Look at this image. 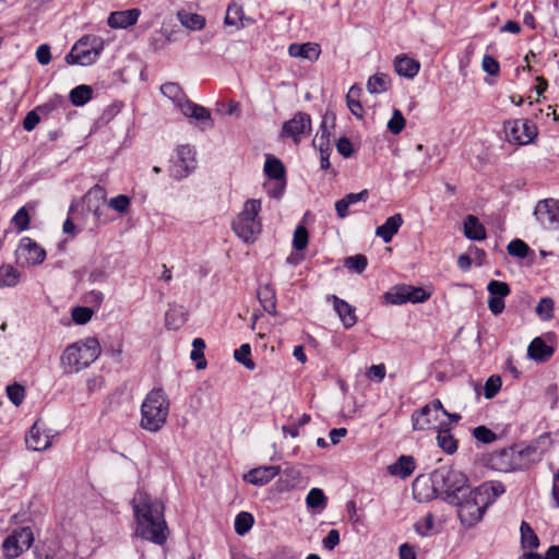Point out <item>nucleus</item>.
I'll return each instance as SVG.
<instances>
[{"label":"nucleus","instance_id":"obj_1","mask_svg":"<svg viewBox=\"0 0 559 559\" xmlns=\"http://www.w3.org/2000/svg\"><path fill=\"white\" fill-rule=\"evenodd\" d=\"M136 535L156 545H163L168 537V527L164 516V504L145 491H138L131 501Z\"/></svg>","mask_w":559,"mask_h":559},{"label":"nucleus","instance_id":"obj_2","mask_svg":"<svg viewBox=\"0 0 559 559\" xmlns=\"http://www.w3.org/2000/svg\"><path fill=\"white\" fill-rule=\"evenodd\" d=\"M169 400L163 389L151 390L141 405V428L157 432L166 424L169 414Z\"/></svg>","mask_w":559,"mask_h":559},{"label":"nucleus","instance_id":"obj_3","mask_svg":"<svg viewBox=\"0 0 559 559\" xmlns=\"http://www.w3.org/2000/svg\"><path fill=\"white\" fill-rule=\"evenodd\" d=\"M100 355V345L95 337L69 345L61 355V366L67 373L79 372L93 364Z\"/></svg>","mask_w":559,"mask_h":559},{"label":"nucleus","instance_id":"obj_4","mask_svg":"<svg viewBox=\"0 0 559 559\" xmlns=\"http://www.w3.org/2000/svg\"><path fill=\"white\" fill-rule=\"evenodd\" d=\"M260 211L261 201L249 199L245 202L242 211L233 221L231 228L234 233L246 243H253L261 233Z\"/></svg>","mask_w":559,"mask_h":559},{"label":"nucleus","instance_id":"obj_5","mask_svg":"<svg viewBox=\"0 0 559 559\" xmlns=\"http://www.w3.org/2000/svg\"><path fill=\"white\" fill-rule=\"evenodd\" d=\"M160 93L170 99L187 118H192L204 123V129H210L213 127L211 111L207 108L188 99L183 90L178 83L167 82L163 84L160 86Z\"/></svg>","mask_w":559,"mask_h":559},{"label":"nucleus","instance_id":"obj_6","mask_svg":"<svg viewBox=\"0 0 559 559\" xmlns=\"http://www.w3.org/2000/svg\"><path fill=\"white\" fill-rule=\"evenodd\" d=\"M454 504L457 506V514L461 522L469 527L483 519L485 511L489 507L477 488L469 490L467 495H461Z\"/></svg>","mask_w":559,"mask_h":559},{"label":"nucleus","instance_id":"obj_7","mask_svg":"<svg viewBox=\"0 0 559 559\" xmlns=\"http://www.w3.org/2000/svg\"><path fill=\"white\" fill-rule=\"evenodd\" d=\"M105 43L102 37H80L66 56L69 64L87 67L96 62L104 49Z\"/></svg>","mask_w":559,"mask_h":559},{"label":"nucleus","instance_id":"obj_8","mask_svg":"<svg viewBox=\"0 0 559 559\" xmlns=\"http://www.w3.org/2000/svg\"><path fill=\"white\" fill-rule=\"evenodd\" d=\"M433 477L435 483H441L449 503H456L457 498L468 489L467 477L461 471L442 468L437 471Z\"/></svg>","mask_w":559,"mask_h":559},{"label":"nucleus","instance_id":"obj_9","mask_svg":"<svg viewBox=\"0 0 559 559\" xmlns=\"http://www.w3.org/2000/svg\"><path fill=\"white\" fill-rule=\"evenodd\" d=\"M523 451H515L514 448H503L490 453L486 459V464L498 472H511L524 467L521 462Z\"/></svg>","mask_w":559,"mask_h":559},{"label":"nucleus","instance_id":"obj_10","mask_svg":"<svg viewBox=\"0 0 559 559\" xmlns=\"http://www.w3.org/2000/svg\"><path fill=\"white\" fill-rule=\"evenodd\" d=\"M46 259V251L29 237H23L15 250L17 265L29 267L41 264Z\"/></svg>","mask_w":559,"mask_h":559},{"label":"nucleus","instance_id":"obj_11","mask_svg":"<svg viewBox=\"0 0 559 559\" xmlns=\"http://www.w3.org/2000/svg\"><path fill=\"white\" fill-rule=\"evenodd\" d=\"M431 294L423 287H414L411 285H397L385 293L386 302L392 305H403L406 302H424L430 298Z\"/></svg>","mask_w":559,"mask_h":559},{"label":"nucleus","instance_id":"obj_12","mask_svg":"<svg viewBox=\"0 0 559 559\" xmlns=\"http://www.w3.org/2000/svg\"><path fill=\"white\" fill-rule=\"evenodd\" d=\"M195 163L194 147L189 144L179 145L171 159L170 173L177 179L185 178L195 168Z\"/></svg>","mask_w":559,"mask_h":559},{"label":"nucleus","instance_id":"obj_13","mask_svg":"<svg viewBox=\"0 0 559 559\" xmlns=\"http://www.w3.org/2000/svg\"><path fill=\"white\" fill-rule=\"evenodd\" d=\"M533 214L544 228L554 230L559 228V200L554 198L539 200Z\"/></svg>","mask_w":559,"mask_h":559},{"label":"nucleus","instance_id":"obj_14","mask_svg":"<svg viewBox=\"0 0 559 559\" xmlns=\"http://www.w3.org/2000/svg\"><path fill=\"white\" fill-rule=\"evenodd\" d=\"M444 407L440 400H433L412 414V424L414 430H426L435 427L439 421V413L443 414Z\"/></svg>","mask_w":559,"mask_h":559},{"label":"nucleus","instance_id":"obj_15","mask_svg":"<svg viewBox=\"0 0 559 559\" xmlns=\"http://www.w3.org/2000/svg\"><path fill=\"white\" fill-rule=\"evenodd\" d=\"M506 136L509 142L524 145L531 143L537 135L534 124L527 120H513L504 124Z\"/></svg>","mask_w":559,"mask_h":559},{"label":"nucleus","instance_id":"obj_16","mask_svg":"<svg viewBox=\"0 0 559 559\" xmlns=\"http://www.w3.org/2000/svg\"><path fill=\"white\" fill-rule=\"evenodd\" d=\"M311 129L310 116L306 112H297L290 120L284 122L282 127L283 138H293L294 142H300V135L309 132Z\"/></svg>","mask_w":559,"mask_h":559},{"label":"nucleus","instance_id":"obj_17","mask_svg":"<svg viewBox=\"0 0 559 559\" xmlns=\"http://www.w3.org/2000/svg\"><path fill=\"white\" fill-rule=\"evenodd\" d=\"M25 443L33 451H44L50 447L51 440L44 426L36 421L26 435Z\"/></svg>","mask_w":559,"mask_h":559},{"label":"nucleus","instance_id":"obj_18","mask_svg":"<svg viewBox=\"0 0 559 559\" xmlns=\"http://www.w3.org/2000/svg\"><path fill=\"white\" fill-rule=\"evenodd\" d=\"M326 300L332 301L333 308L345 329H350L356 324L357 317L355 313V308L353 306H350L348 302L338 298L335 295H329L326 297Z\"/></svg>","mask_w":559,"mask_h":559},{"label":"nucleus","instance_id":"obj_19","mask_svg":"<svg viewBox=\"0 0 559 559\" xmlns=\"http://www.w3.org/2000/svg\"><path fill=\"white\" fill-rule=\"evenodd\" d=\"M280 466H260L250 469L247 474L243 475V479L254 486H264L277 475H280Z\"/></svg>","mask_w":559,"mask_h":559},{"label":"nucleus","instance_id":"obj_20","mask_svg":"<svg viewBox=\"0 0 559 559\" xmlns=\"http://www.w3.org/2000/svg\"><path fill=\"white\" fill-rule=\"evenodd\" d=\"M141 11L136 8L110 13L107 23L111 28H127L136 23Z\"/></svg>","mask_w":559,"mask_h":559},{"label":"nucleus","instance_id":"obj_21","mask_svg":"<svg viewBox=\"0 0 559 559\" xmlns=\"http://www.w3.org/2000/svg\"><path fill=\"white\" fill-rule=\"evenodd\" d=\"M288 53L293 58L316 61L320 57L321 48L319 44L312 41L292 44L288 47Z\"/></svg>","mask_w":559,"mask_h":559},{"label":"nucleus","instance_id":"obj_22","mask_svg":"<svg viewBox=\"0 0 559 559\" xmlns=\"http://www.w3.org/2000/svg\"><path fill=\"white\" fill-rule=\"evenodd\" d=\"M106 189L99 185H95L86 193L87 209L92 211L97 218L102 216V209L106 203Z\"/></svg>","mask_w":559,"mask_h":559},{"label":"nucleus","instance_id":"obj_23","mask_svg":"<svg viewBox=\"0 0 559 559\" xmlns=\"http://www.w3.org/2000/svg\"><path fill=\"white\" fill-rule=\"evenodd\" d=\"M301 484V473L295 467H287L281 474L277 483L276 490L281 493L287 492L297 488Z\"/></svg>","mask_w":559,"mask_h":559},{"label":"nucleus","instance_id":"obj_24","mask_svg":"<svg viewBox=\"0 0 559 559\" xmlns=\"http://www.w3.org/2000/svg\"><path fill=\"white\" fill-rule=\"evenodd\" d=\"M403 224V217L401 214H394L390 216L384 224L377 227L376 236L380 237L385 243H389L393 236L399 231Z\"/></svg>","mask_w":559,"mask_h":559},{"label":"nucleus","instance_id":"obj_25","mask_svg":"<svg viewBox=\"0 0 559 559\" xmlns=\"http://www.w3.org/2000/svg\"><path fill=\"white\" fill-rule=\"evenodd\" d=\"M415 460L411 455H401L397 461L388 466V473L403 479L409 477L415 469Z\"/></svg>","mask_w":559,"mask_h":559},{"label":"nucleus","instance_id":"obj_26","mask_svg":"<svg viewBox=\"0 0 559 559\" xmlns=\"http://www.w3.org/2000/svg\"><path fill=\"white\" fill-rule=\"evenodd\" d=\"M554 355V348L548 346L540 337H535L527 348V356L539 362L547 361Z\"/></svg>","mask_w":559,"mask_h":559},{"label":"nucleus","instance_id":"obj_27","mask_svg":"<svg viewBox=\"0 0 559 559\" xmlns=\"http://www.w3.org/2000/svg\"><path fill=\"white\" fill-rule=\"evenodd\" d=\"M419 68L420 64L418 61L404 55L397 56L394 60V69L396 73L407 79H413L416 76Z\"/></svg>","mask_w":559,"mask_h":559},{"label":"nucleus","instance_id":"obj_28","mask_svg":"<svg viewBox=\"0 0 559 559\" xmlns=\"http://www.w3.org/2000/svg\"><path fill=\"white\" fill-rule=\"evenodd\" d=\"M437 443L447 454L456 452L457 440L453 437L447 424L440 423L437 430Z\"/></svg>","mask_w":559,"mask_h":559},{"label":"nucleus","instance_id":"obj_29","mask_svg":"<svg viewBox=\"0 0 559 559\" xmlns=\"http://www.w3.org/2000/svg\"><path fill=\"white\" fill-rule=\"evenodd\" d=\"M464 235L471 240H484L486 238V229L479 219L474 215H467L463 223Z\"/></svg>","mask_w":559,"mask_h":559},{"label":"nucleus","instance_id":"obj_30","mask_svg":"<svg viewBox=\"0 0 559 559\" xmlns=\"http://www.w3.org/2000/svg\"><path fill=\"white\" fill-rule=\"evenodd\" d=\"M178 20L187 29L200 31L205 25V19L198 14L181 10L177 13Z\"/></svg>","mask_w":559,"mask_h":559},{"label":"nucleus","instance_id":"obj_31","mask_svg":"<svg viewBox=\"0 0 559 559\" xmlns=\"http://www.w3.org/2000/svg\"><path fill=\"white\" fill-rule=\"evenodd\" d=\"M391 85V79L385 73H376L371 75L367 81V91L370 94H381L389 90Z\"/></svg>","mask_w":559,"mask_h":559},{"label":"nucleus","instance_id":"obj_32","mask_svg":"<svg viewBox=\"0 0 559 559\" xmlns=\"http://www.w3.org/2000/svg\"><path fill=\"white\" fill-rule=\"evenodd\" d=\"M264 173L270 179L282 181L285 179L284 164L274 156H269L264 164Z\"/></svg>","mask_w":559,"mask_h":559},{"label":"nucleus","instance_id":"obj_33","mask_svg":"<svg viewBox=\"0 0 559 559\" xmlns=\"http://www.w3.org/2000/svg\"><path fill=\"white\" fill-rule=\"evenodd\" d=\"M186 320V311L181 306L170 307L165 316V323L169 330L179 329Z\"/></svg>","mask_w":559,"mask_h":559},{"label":"nucleus","instance_id":"obj_34","mask_svg":"<svg viewBox=\"0 0 559 559\" xmlns=\"http://www.w3.org/2000/svg\"><path fill=\"white\" fill-rule=\"evenodd\" d=\"M476 488L489 506L504 492V487L501 483H484Z\"/></svg>","mask_w":559,"mask_h":559},{"label":"nucleus","instance_id":"obj_35","mask_svg":"<svg viewBox=\"0 0 559 559\" xmlns=\"http://www.w3.org/2000/svg\"><path fill=\"white\" fill-rule=\"evenodd\" d=\"M258 298L263 309L270 314H274L276 310L275 292L270 285H264L258 290Z\"/></svg>","mask_w":559,"mask_h":559},{"label":"nucleus","instance_id":"obj_36","mask_svg":"<svg viewBox=\"0 0 559 559\" xmlns=\"http://www.w3.org/2000/svg\"><path fill=\"white\" fill-rule=\"evenodd\" d=\"M251 19H247L243 15L242 7L237 3H230L226 11L225 24L226 25H235L237 26L240 23L241 26H245L246 23H250Z\"/></svg>","mask_w":559,"mask_h":559},{"label":"nucleus","instance_id":"obj_37","mask_svg":"<svg viewBox=\"0 0 559 559\" xmlns=\"http://www.w3.org/2000/svg\"><path fill=\"white\" fill-rule=\"evenodd\" d=\"M93 90L88 85H79L74 87L70 94V102L74 106H83L92 98Z\"/></svg>","mask_w":559,"mask_h":559},{"label":"nucleus","instance_id":"obj_38","mask_svg":"<svg viewBox=\"0 0 559 559\" xmlns=\"http://www.w3.org/2000/svg\"><path fill=\"white\" fill-rule=\"evenodd\" d=\"M20 282V273L12 265L0 266V288L13 287Z\"/></svg>","mask_w":559,"mask_h":559},{"label":"nucleus","instance_id":"obj_39","mask_svg":"<svg viewBox=\"0 0 559 559\" xmlns=\"http://www.w3.org/2000/svg\"><path fill=\"white\" fill-rule=\"evenodd\" d=\"M306 504L309 509L323 510L328 504V498L322 489L312 488L306 497Z\"/></svg>","mask_w":559,"mask_h":559},{"label":"nucleus","instance_id":"obj_40","mask_svg":"<svg viewBox=\"0 0 559 559\" xmlns=\"http://www.w3.org/2000/svg\"><path fill=\"white\" fill-rule=\"evenodd\" d=\"M193 349L191 350L190 358L195 361L198 370L206 367V359L204 357L205 343L202 338H194L192 342Z\"/></svg>","mask_w":559,"mask_h":559},{"label":"nucleus","instance_id":"obj_41","mask_svg":"<svg viewBox=\"0 0 559 559\" xmlns=\"http://www.w3.org/2000/svg\"><path fill=\"white\" fill-rule=\"evenodd\" d=\"M2 547L5 559H15L23 551L13 533L4 539Z\"/></svg>","mask_w":559,"mask_h":559},{"label":"nucleus","instance_id":"obj_42","mask_svg":"<svg viewBox=\"0 0 559 559\" xmlns=\"http://www.w3.org/2000/svg\"><path fill=\"white\" fill-rule=\"evenodd\" d=\"M254 523L253 516L249 512H240L235 519V531L238 535H245L250 531Z\"/></svg>","mask_w":559,"mask_h":559},{"label":"nucleus","instance_id":"obj_43","mask_svg":"<svg viewBox=\"0 0 559 559\" xmlns=\"http://www.w3.org/2000/svg\"><path fill=\"white\" fill-rule=\"evenodd\" d=\"M520 530L521 539L524 547L536 548L539 545L538 537L528 523L523 521Z\"/></svg>","mask_w":559,"mask_h":559},{"label":"nucleus","instance_id":"obj_44","mask_svg":"<svg viewBox=\"0 0 559 559\" xmlns=\"http://www.w3.org/2000/svg\"><path fill=\"white\" fill-rule=\"evenodd\" d=\"M251 347L249 344H242L238 349L235 350L234 357L235 359L243 365L247 369L253 370L255 368V364L250 358Z\"/></svg>","mask_w":559,"mask_h":559},{"label":"nucleus","instance_id":"obj_45","mask_svg":"<svg viewBox=\"0 0 559 559\" xmlns=\"http://www.w3.org/2000/svg\"><path fill=\"white\" fill-rule=\"evenodd\" d=\"M508 253L511 257L524 259L528 255L531 248L521 239H513L507 247Z\"/></svg>","mask_w":559,"mask_h":559},{"label":"nucleus","instance_id":"obj_46","mask_svg":"<svg viewBox=\"0 0 559 559\" xmlns=\"http://www.w3.org/2000/svg\"><path fill=\"white\" fill-rule=\"evenodd\" d=\"M554 305L550 297H543L536 307V313L542 320L548 321L554 317Z\"/></svg>","mask_w":559,"mask_h":559},{"label":"nucleus","instance_id":"obj_47","mask_svg":"<svg viewBox=\"0 0 559 559\" xmlns=\"http://www.w3.org/2000/svg\"><path fill=\"white\" fill-rule=\"evenodd\" d=\"M344 265L348 270H353L356 273L360 274L366 270L368 265V260L364 254H356L346 258L344 261Z\"/></svg>","mask_w":559,"mask_h":559},{"label":"nucleus","instance_id":"obj_48","mask_svg":"<svg viewBox=\"0 0 559 559\" xmlns=\"http://www.w3.org/2000/svg\"><path fill=\"white\" fill-rule=\"evenodd\" d=\"M487 290L490 296L504 298L510 294V287L506 282L492 280L487 285Z\"/></svg>","mask_w":559,"mask_h":559},{"label":"nucleus","instance_id":"obj_49","mask_svg":"<svg viewBox=\"0 0 559 559\" xmlns=\"http://www.w3.org/2000/svg\"><path fill=\"white\" fill-rule=\"evenodd\" d=\"M13 535L16 537L17 543L23 550L28 549L34 542V535L31 527H22L20 530H15Z\"/></svg>","mask_w":559,"mask_h":559},{"label":"nucleus","instance_id":"obj_50","mask_svg":"<svg viewBox=\"0 0 559 559\" xmlns=\"http://www.w3.org/2000/svg\"><path fill=\"white\" fill-rule=\"evenodd\" d=\"M31 217L25 206L21 207L12 217V224L17 231H24L29 227Z\"/></svg>","mask_w":559,"mask_h":559},{"label":"nucleus","instance_id":"obj_51","mask_svg":"<svg viewBox=\"0 0 559 559\" xmlns=\"http://www.w3.org/2000/svg\"><path fill=\"white\" fill-rule=\"evenodd\" d=\"M388 130L392 134H399L405 128V118L401 110L394 109L391 119L388 121Z\"/></svg>","mask_w":559,"mask_h":559},{"label":"nucleus","instance_id":"obj_52","mask_svg":"<svg viewBox=\"0 0 559 559\" xmlns=\"http://www.w3.org/2000/svg\"><path fill=\"white\" fill-rule=\"evenodd\" d=\"M474 438L485 444L492 443L497 440V435L486 426H478L473 430Z\"/></svg>","mask_w":559,"mask_h":559},{"label":"nucleus","instance_id":"obj_53","mask_svg":"<svg viewBox=\"0 0 559 559\" xmlns=\"http://www.w3.org/2000/svg\"><path fill=\"white\" fill-rule=\"evenodd\" d=\"M7 395L15 406H19L24 401L25 390L22 385L17 383L10 384L7 386Z\"/></svg>","mask_w":559,"mask_h":559},{"label":"nucleus","instance_id":"obj_54","mask_svg":"<svg viewBox=\"0 0 559 559\" xmlns=\"http://www.w3.org/2000/svg\"><path fill=\"white\" fill-rule=\"evenodd\" d=\"M308 230L305 226H297L294 233L293 246L296 250H304L308 245Z\"/></svg>","mask_w":559,"mask_h":559},{"label":"nucleus","instance_id":"obj_55","mask_svg":"<svg viewBox=\"0 0 559 559\" xmlns=\"http://www.w3.org/2000/svg\"><path fill=\"white\" fill-rule=\"evenodd\" d=\"M501 388V378L499 376H491L485 383L484 394L486 399H492Z\"/></svg>","mask_w":559,"mask_h":559},{"label":"nucleus","instance_id":"obj_56","mask_svg":"<svg viewBox=\"0 0 559 559\" xmlns=\"http://www.w3.org/2000/svg\"><path fill=\"white\" fill-rule=\"evenodd\" d=\"M435 525V519L431 513H428L421 521L415 524V531L420 536H428Z\"/></svg>","mask_w":559,"mask_h":559},{"label":"nucleus","instance_id":"obj_57","mask_svg":"<svg viewBox=\"0 0 559 559\" xmlns=\"http://www.w3.org/2000/svg\"><path fill=\"white\" fill-rule=\"evenodd\" d=\"M93 316V310L87 307H75L72 310V320L78 324L87 323Z\"/></svg>","mask_w":559,"mask_h":559},{"label":"nucleus","instance_id":"obj_58","mask_svg":"<svg viewBox=\"0 0 559 559\" xmlns=\"http://www.w3.org/2000/svg\"><path fill=\"white\" fill-rule=\"evenodd\" d=\"M108 206L119 213H124L130 206V199L124 194H119L108 201Z\"/></svg>","mask_w":559,"mask_h":559},{"label":"nucleus","instance_id":"obj_59","mask_svg":"<svg viewBox=\"0 0 559 559\" xmlns=\"http://www.w3.org/2000/svg\"><path fill=\"white\" fill-rule=\"evenodd\" d=\"M483 70L489 75H497L500 70L499 62L491 56H484L481 61Z\"/></svg>","mask_w":559,"mask_h":559},{"label":"nucleus","instance_id":"obj_60","mask_svg":"<svg viewBox=\"0 0 559 559\" xmlns=\"http://www.w3.org/2000/svg\"><path fill=\"white\" fill-rule=\"evenodd\" d=\"M330 132L325 126V122L321 124V134H317L313 140V145L319 147V151L322 148L330 147Z\"/></svg>","mask_w":559,"mask_h":559},{"label":"nucleus","instance_id":"obj_61","mask_svg":"<svg viewBox=\"0 0 559 559\" xmlns=\"http://www.w3.org/2000/svg\"><path fill=\"white\" fill-rule=\"evenodd\" d=\"M323 547L333 550L340 544V533L337 530H331L322 540Z\"/></svg>","mask_w":559,"mask_h":559},{"label":"nucleus","instance_id":"obj_62","mask_svg":"<svg viewBox=\"0 0 559 559\" xmlns=\"http://www.w3.org/2000/svg\"><path fill=\"white\" fill-rule=\"evenodd\" d=\"M36 58H37V61L43 64V66H46L50 62L51 60V55H50V47L49 45L47 44H43L40 45L37 50H36Z\"/></svg>","mask_w":559,"mask_h":559},{"label":"nucleus","instance_id":"obj_63","mask_svg":"<svg viewBox=\"0 0 559 559\" xmlns=\"http://www.w3.org/2000/svg\"><path fill=\"white\" fill-rule=\"evenodd\" d=\"M336 148L344 157H349L353 154V145L347 138H341L336 143Z\"/></svg>","mask_w":559,"mask_h":559},{"label":"nucleus","instance_id":"obj_64","mask_svg":"<svg viewBox=\"0 0 559 559\" xmlns=\"http://www.w3.org/2000/svg\"><path fill=\"white\" fill-rule=\"evenodd\" d=\"M488 308L496 316L502 313V311L504 310L503 298L489 296Z\"/></svg>","mask_w":559,"mask_h":559}]
</instances>
